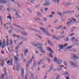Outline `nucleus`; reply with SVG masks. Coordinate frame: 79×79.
<instances>
[{
    "label": "nucleus",
    "instance_id": "nucleus-22",
    "mask_svg": "<svg viewBox=\"0 0 79 79\" xmlns=\"http://www.w3.org/2000/svg\"><path fill=\"white\" fill-rule=\"evenodd\" d=\"M13 30L17 32H19V30L16 28H13Z\"/></svg>",
    "mask_w": 79,
    "mask_h": 79
},
{
    "label": "nucleus",
    "instance_id": "nucleus-4",
    "mask_svg": "<svg viewBox=\"0 0 79 79\" xmlns=\"http://www.w3.org/2000/svg\"><path fill=\"white\" fill-rule=\"evenodd\" d=\"M62 4L66 6H68L69 5H74V3L69 2H64L62 3Z\"/></svg>",
    "mask_w": 79,
    "mask_h": 79
},
{
    "label": "nucleus",
    "instance_id": "nucleus-26",
    "mask_svg": "<svg viewBox=\"0 0 79 79\" xmlns=\"http://www.w3.org/2000/svg\"><path fill=\"white\" fill-rule=\"evenodd\" d=\"M48 44H49L50 45H53V44H52V43L51 42L50 40H48Z\"/></svg>",
    "mask_w": 79,
    "mask_h": 79
},
{
    "label": "nucleus",
    "instance_id": "nucleus-28",
    "mask_svg": "<svg viewBox=\"0 0 79 79\" xmlns=\"http://www.w3.org/2000/svg\"><path fill=\"white\" fill-rule=\"evenodd\" d=\"M43 47H42L41 46H39L38 47V49H39V50H40V51H41L42 49H43Z\"/></svg>",
    "mask_w": 79,
    "mask_h": 79
},
{
    "label": "nucleus",
    "instance_id": "nucleus-10",
    "mask_svg": "<svg viewBox=\"0 0 79 79\" xmlns=\"http://www.w3.org/2000/svg\"><path fill=\"white\" fill-rule=\"evenodd\" d=\"M46 48L47 50H49L50 52H51V53H53V51L52 50V49L50 48L47 47H46Z\"/></svg>",
    "mask_w": 79,
    "mask_h": 79
},
{
    "label": "nucleus",
    "instance_id": "nucleus-51",
    "mask_svg": "<svg viewBox=\"0 0 79 79\" xmlns=\"http://www.w3.org/2000/svg\"><path fill=\"white\" fill-rule=\"evenodd\" d=\"M44 60H45V59H43L40 60V63H41L42 61H44Z\"/></svg>",
    "mask_w": 79,
    "mask_h": 79
},
{
    "label": "nucleus",
    "instance_id": "nucleus-50",
    "mask_svg": "<svg viewBox=\"0 0 79 79\" xmlns=\"http://www.w3.org/2000/svg\"><path fill=\"white\" fill-rule=\"evenodd\" d=\"M2 3H4V4H6V3H7V2H6V1L3 0V1L2 2Z\"/></svg>",
    "mask_w": 79,
    "mask_h": 79
},
{
    "label": "nucleus",
    "instance_id": "nucleus-1",
    "mask_svg": "<svg viewBox=\"0 0 79 79\" xmlns=\"http://www.w3.org/2000/svg\"><path fill=\"white\" fill-rule=\"evenodd\" d=\"M40 29L44 31V34H46V35H48V36H50L52 35L49 34V32L48 31V30L46 28H44L42 27H41L40 28Z\"/></svg>",
    "mask_w": 79,
    "mask_h": 79
},
{
    "label": "nucleus",
    "instance_id": "nucleus-56",
    "mask_svg": "<svg viewBox=\"0 0 79 79\" xmlns=\"http://www.w3.org/2000/svg\"><path fill=\"white\" fill-rule=\"evenodd\" d=\"M7 10L8 11H10V7L7 8Z\"/></svg>",
    "mask_w": 79,
    "mask_h": 79
},
{
    "label": "nucleus",
    "instance_id": "nucleus-35",
    "mask_svg": "<svg viewBox=\"0 0 79 79\" xmlns=\"http://www.w3.org/2000/svg\"><path fill=\"white\" fill-rule=\"evenodd\" d=\"M61 37L60 36L56 37V40H60V39H61Z\"/></svg>",
    "mask_w": 79,
    "mask_h": 79
},
{
    "label": "nucleus",
    "instance_id": "nucleus-27",
    "mask_svg": "<svg viewBox=\"0 0 79 79\" xmlns=\"http://www.w3.org/2000/svg\"><path fill=\"white\" fill-rule=\"evenodd\" d=\"M7 19H10V21H12V19H11V16H10V15H9L7 17Z\"/></svg>",
    "mask_w": 79,
    "mask_h": 79
},
{
    "label": "nucleus",
    "instance_id": "nucleus-6",
    "mask_svg": "<svg viewBox=\"0 0 79 79\" xmlns=\"http://www.w3.org/2000/svg\"><path fill=\"white\" fill-rule=\"evenodd\" d=\"M74 17L71 18V20L70 21V23H76V19Z\"/></svg>",
    "mask_w": 79,
    "mask_h": 79
},
{
    "label": "nucleus",
    "instance_id": "nucleus-49",
    "mask_svg": "<svg viewBox=\"0 0 79 79\" xmlns=\"http://www.w3.org/2000/svg\"><path fill=\"white\" fill-rule=\"evenodd\" d=\"M33 46L35 47H37V46H38V43L37 44L35 43V44L34 45H33Z\"/></svg>",
    "mask_w": 79,
    "mask_h": 79
},
{
    "label": "nucleus",
    "instance_id": "nucleus-46",
    "mask_svg": "<svg viewBox=\"0 0 79 79\" xmlns=\"http://www.w3.org/2000/svg\"><path fill=\"white\" fill-rule=\"evenodd\" d=\"M47 5H50V2H46Z\"/></svg>",
    "mask_w": 79,
    "mask_h": 79
},
{
    "label": "nucleus",
    "instance_id": "nucleus-59",
    "mask_svg": "<svg viewBox=\"0 0 79 79\" xmlns=\"http://www.w3.org/2000/svg\"><path fill=\"white\" fill-rule=\"evenodd\" d=\"M34 31H35V32H40V31L39 30H35Z\"/></svg>",
    "mask_w": 79,
    "mask_h": 79
},
{
    "label": "nucleus",
    "instance_id": "nucleus-40",
    "mask_svg": "<svg viewBox=\"0 0 79 79\" xmlns=\"http://www.w3.org/2000/svg\"><path fill=\"white\" fill-rule=\"evenodd\" d=\"M73 42H74L75 43L77 42H78V39H76L75 40L73 41Z\"/></svg>",
    "mask_w": 79,
    "mask_h": 79
},
{
    "label": "nucleus",
    "instance_id": "nucleus-61",
    "mask_svg": "<svg viewBox=\"0 0 79 79\" xmlns=\"http://www.w3.org/2000/svg\"><path fill=\"white\" fill-rule=\"evenodd\" d=\"M14 58L15 59V60H16V61H17V60H18V57H17L15 56Z\"/></svg>",
    "mask_w": 79,
    "mask_h": 79
},
{
    "label": "nucleus",
    "instance_id": "nucleus-7",
    "mask_svg": "<svg viewBox=\"0 0 79 79\" xmlns=\"http://www.w3.org/2000/svg\"><path fill=\"white\" fill-rule=\"evenodd\" d=\"M22 77L23 79L24 78V69H22V71H21Z\"/></svg>",
    "mask_w": 79,
    "mask_h": 79
},
{
    "label": "nucleus",
    "instance_id": "nucleus-62",
    "mask_svg": "<svg viewBox=\"0 0 79 79\" xmlns=\"http://www.w3.org/2000/svg\"><path fill=\"white\" fill-rule=\"evenodd\" d=\"M41 63H40V61L39 62H38V63H37V64H38V65H40Z\"/></svg>",
    "mask_w": 79,
    "mask_h": 79
},
{
    "label": "nucleus",
    "instance_id": "nucleus-15",
    "mask_svg": "<svg viewBox=\"0 0 79 79\" xmlns=\"http://www.w3.org/2000/svg\"><path fill=\"white\" fill-rule=\"evenodd\" d=\"M16 15H17L16 18L18 19V18H21V16L17 13H16Z\"/></svg>",
    "mask_w": 79,
    "mask_h": 79
},
{
    "label": "nucleus",
    "instance_id": "nucleus-64",
    "mask_svg": "<svg viewBox=\"0 0 79 79\" xmlns=\"http://www.w3.org/2000/svg\"><path fill=\"white\" fill-rule=\"evenodd\" d=\"M37 37H38V38H40V39H42V37L40 36L39 35H38Z\"/></svg>",
    "mask_w": 79,
    "mask_h": 79
},
{
    "label": "nucleus",
    "instance_id": "nucleus-53",
    "mask_svg": "<svg viewBox=\"0 0 79 79\" xmlns=\"http://www.w3.org/2000/svg\"><path fill=\"white\" fill-rule=\"evenodd\" d=\"M60 75H59L56 78V79H60Z\"/></svg>",
    "mask_w": 79,
    "mask_h": 79
},
{
    "label": "nucleus",
    "instance_id": "nucleus-33",
    "mask_svg": "<svg viewBox=\"0 0 79 79\" xmlns=\"http://www.w3.org/2000/svg\"><path fill=\"white\" fill-rule=\"evenodd\" d=\"M28 52V49H26L25 50V51L24 52V53L25 54H27Z\"/></svg>",
    "mask_w": 79,
    "mask_h": 79
},
{
    "label": "nucleus",
    "instance_id": "nucleus-11",
    "mask_svg": "<svg viewBox=\"0 0 79 79\" xmlns=\"http://www.w3.org/2000/svg\"><path fill=\"white\" fill-rule=\"evenodd\" d=\"M1 65L2 67H3L4 66V59L1 60Z\"/></svg>",
    "mask_w": 79,
    "mask_h": 79
},
{
    "label": "nucleus",
    "instance_id": "nucleus-32",
    "mask_svg": "<svg viewBox=\"0 0 79 79\" xmlns=\"http://www.w3.org/2000/svg\"><path fill=\"white\" fill-rule=\"evenodd\" d=\"M52 38L53 39L56 40V36L55 35H52Z\"/></svg>",
    "mask_w": 79,
    "mask_h": 79
},
{
    "label": "nucleus",
    "instance_id": "nucleus-41",
    "mask_svg": "<svg viewBox=\"0 0 79 79\" xmlns=\"http://www.w3.org/2000/svg\"><path fill=\"white\" fill-rule=\"evenodd\" d=\"M74 33H73L72 34L69 35L70 37H72V36H74Z\"/></svg>",
    "mask_w": 79,
    "mask_h": 79
},
{
    "label": "nucleus",
    "instance_id": "nucleus-36",
    "mask_svg": "<svg viewBox=\"0 0 79 79\" xmlns=\"http://www.w3.org/2000/svg\"><path fill=\"white\" fill-rule=\"evenodd\" d=\"M10 61L11 65V66H13V58L11 59Z\"/></svg>",
    "mask_w": 79,
    "mask_h": 79
},
{
    "label": "nucleus",
    "instance_id": "nucleus-2",
    "mask_svg": "<svg viewBox=\"0 0 79 79\" xmlns=\"http://www.w3.org/2000/svg\"><path fill=\"white\" fill-rule=\"evenodd\" d=\"M71 56L72 57H71V59H73L75 62H78V61L77 60V59L79 60V58L77 55L74 54H72Z\"/></svg>",
    "mask_w": 79,
    "mask_h": 79
},
{
    "label": "nucleus",
    "instance_id": "nucleus-8",
    "mask_svg": "<svg viewBox=\"0 0 79 79\" xmlns=\"http://www.w3.org/2000/svg\"><path fill=\"white\" fill-rule=\"evenodd\" d=\"M20 32L21 34L23 35H25V36H26L28 35L27 33L25 31H22Z\"/></svg>",
    "mask_w": 79,
    "mask_h": 79
},
{
    "label": "nucleus",
    "instance_id": "nucleus-39",
    "mask_svg": "<svg viewBox=\"0 0 79 79\" xmlns=\"http://www.w3.org/2000/svg\"><path fill=\"white\" fill-rule=\"evenodd\" d=\"M75 39V37H72L70 39V40H71L72 41H73Z\"/></svg>",
    "mask_w": 79,
    "mask_h": 79
},
{
    "label": "nucleus",
    "instance_id": "nucleus-57",
    "mask_svg": "<svg viewBox=\"0 0 79 79\" xmlns=\"http://www.w3.org/2000/svg\"><path fill=\"white\" fill-rule=\"evenodd\" d=\"M3 44V46L2 47V48H3L4 47H5V44Z\"/></svg>",
    "mask_w": 79,
    "mask_h": 79
},
{
    "label": "nucleus",
    "instance_id": "nucleus-43",
    "mask_svg": "<svg viewBox=\"0 0 79 79\" xmlns=\"http://www.w3.org/2000/svg\"><path fill=\"white\" fill-rule=\"evenodd\" d=\"M3 71L4 73H6V69L5 68V67L3 68Z\"/></svg>",
    "mask_w": 79,
    "mask_h": 79
},
{
    "label": "nucleus",
    "instance_id": "nucleus-30",
    "mask_svg": "<svg viewBox=\"0 0 79 79\" xmlns=\"http://www.w3.org/2000/svg\"><path fill=\"white\" fill-rule=\"evenodd\" d=\"M13 10L16 12V13H19V10H17V9H14Z\"/></svg>",
    "mask_w": 79,
    "mask_h": 79
},
{
    "label": "nucleus",
    "instance_id": "nucleus-54",
    "mask_svg": "<svg viewBox=\"0 0 79 79\" xmlns=\"http://www.w3.org/2000/svg\"><path fill=\"white\" fill-rule=\"evenodd\" d=\"M48 9V8L47 7H46L44 9V11H47Z\"/></svg>",
    "mask_w": 79,
    "mask_h": 79
},
{
    "label": "nucleus",
    "instance_id": "nucleus-12",
    "mask_svg": "<svg viewBox=\"0 0 79 79\" xmlns=\"http://www.w3.org/2000/svg\"><path fill=\"white\" fill-rule=\"evenodd\" d=\"M53 65H52L50 66V68L48 71V73L49 72H50L51 71H52V70H53Z\"/></svg>",
    "mask_w": 79,
    "mask_h": 79
},
{
    "label": "nucleus",
    "instance_id": "nucleus-19",
    "mask_svg": "<svg viewBox=\"0 0 79 79\" xmlns=\"http://www.w3.org/2000/svg\"><path fill=\"white\" fill-rule=\"evenodd\" d=\"M40 52L43 53H46V50L43 49L40 51Z\"/></svg>",
    "mask_w": 79,
    "mask_h": 79
},
{
    "label": "nucleus",
    "instance_id": "nucleus-23",
    "mask_svg": "<svg viewBox=\"0 0 79 79\" xmlns=\"http://www.w3.org/2000/svg\"><path fill=\"white\" fill-rule=\"evenodd\" d=\"M49 56L50 58H53V55H52V53H50L49 54Z\"/></svg>",
    "mask_w": 79,
    "mask_h": 79
},
{
    "label": "nucleus",
    "instance_id": "nucleus-52",
    "mask_svg": "<svg viewBox=\"0 0 79 79\" xmlns=\"http://www.w3.org/2000/svg\"><path fill=\"white\" fill-rule=\"evenodd\" d=\"M31 76L33 79H34V75H33V73H31Z\"/></svg>",
    "mask_w": 79,
    "mask_h": 79
},
{
    "label": "nucleus",
    "instance_id": "nucleus-37",
    "mask_svg": "<svg viewBox=\"0 0 79 79\" xmlns=\"http://www.w3.org/2000/svg\"><path fill=\"white\" fill-rule=\"evenodd\" d=\"M38 45H39L40 46H42V45H44V44L42 43H38Z\"/></svg>",
    "mask_w": 79,
    "mask_h": 79
},
{
    "label": "nucleus",
    "instance_id": "nucleus-25",
    "mask_svg": "<svg viewBox=\"0 0 79 79\" xmlns=\"http://www.w3.org/2000/svg\"><path fill=\"white\" fill-rule=\"evenodd\" d=\"M57 14L58 15H59V16H61L62 17V16L61 15H62V14H61V13L60 12V13L59 11H58L57 12Z\"/></svg>",
    "mask_w": 79,
    "mask_h": 79
},
{
    "label": "nucleus",
    "instance_id": "nucleus-60",
    "mask_svg": "<svg viewBox=\"0 0 79 79\" xmlns=\"http://www.w3.org/2000/svg\"><path fill=\"white\" fill-rule=\"evenodd\" d=\"M16 70L17 71H19V67H18L17 66L16 67Z\"/></svg>",
    "mask_w": 79,
    "mask_h": 79
},
{
    "label": "nucleus",
    "instance_id": "nucleus-31",
    "mask_svg": "<svg viewBox=\"0 0 79 79\" xmlns=\"http://www.w3.org/2000/svg\"><path fill=\"white\" fill-rule=\"evenodd\" d=\"M10 1L11 2H12L13 3H15V4H17V3H16V2L15 0H10Z\"/></svg>",
    "mask_w": 79,
    "mask_h": 79
},
{
    "label": "nucleus",
    "instance_id": "nucleus-42",
    "mask_svg": "<svg viewBox=\"0 0 79 79\" xmlns=\"http://www.w3.org/2000/svg\"><path fill=\"white\" fill-rule=\"evenodd\" d=\"M64 75H66V74H68V76H69V74L68 73V72H66L63 73Z\"/></svg>",
    "mask_w": 79,
    "mask_h": 79
},
{
    "label": "nucleus",
    "instance_id": "nucleus-55",
    "mask_svg": "<svg viewBox=\"0 0 79 79\" xmlns=\"http://www.w3.org/2000/svg\"><path fill=\"white\" fill-rule=\"evenodd\" d=\"M32 59H31L29 61H28V62H29V63H32Z\"/></svg>",
    "mask_w": 79,
    "mask_h": 79
},
{
    "label": "nucleus",
    "instance_id": "nucleus-47",
    "mask_svg": "<svg viewBox=\"0 0 79 79\" xmlns=\"http://www.w3.org/2000/svg\"><path fill=\"white\" fill-rule=\"evenodd\" d=\"M51 15H55V12H51Z\"/></svg>",
    "mask_w": 79,
    "mask_h": 79
},
{
    "label": "nucleus",
    "instance_id": "nucleus-24",
    "mask_svg": "<svg viewBox=\"0 0 79 79\" xmlns=\"http://www.w3.org/2000/svg\"><path fill=\"white\" fill-rule=\"evenodd\" d=\"M36 14L37 15H38V16H42V15L39 12H36Z\"/></svg>",
    "mask_w": 79,
    "mask_h": 79
},
{
    "label": "nucleus",
    "instance_id": "nucleus-45",
    "mask_svg": "<svg viewBox=\"0 0 79 79\" xmlns=\"http://www.w3.org/2000/svg\"><path fill=\"white\" fill-rule=\"evenodd\" d=\"M64 64L65 66H68V64H67V63L66 62H65L64 63Z\"/></svg>",
    "mask_w": 79,
    "mask_h": 79
},
{
    "label": "nucleus",
    "instance_id": "nucleus-38",
    "mask_svg": "<svg viewBox=\"0 0 79 79\" xmlns=\"http://www.w3.org/2000/svg\"><path fill=\"white\" fill-rule=\"evenodd\" d=\"M43 20L44 21H47V18L46 17H45L43 18Z\"/></svg>",
    "mask_w": 79,
    "mask_h": 79
},
{
    "label": "nucleus",
    "instance_id": "nucleus-58",
    "mask_svg": "<svg viewBox=\"0 0 79 79\" xmlns=\"http://www.w3.org/2000/svg\"><path fill=\"white\" fill-rule=\"evenodd\" d=\"M25 79H28V77H27V74L25 75Z\"/></svg>",
    "mask_w": 79,
    "mask_h": 79
},
{
    "label": "nucleus",
    "instance_id": "nucleus-44",
    "mask_svg": "<svg viewBox=\"0 0 79 79\" xmlns=\"http://www.w3.org/2000/svg\"><path fill=\"white\" fill-rule=\"evenodd\" d=\"M27 10L28 11H29L30 13H32V10H31L30 9L28 8Z\"/></svg>",
    "mask_w": 79,
    "mask_h": 79
},
{
    "label": "nucleus",
    "instance_id": "nucleus-3",
    "mask_svg": "<svg viewBox=\"0 0 79 79\" xmlns=\"http://www.w3.org/2000/svg\"><path fill=\"white\" fill-rule=\"evenodd\" d=\"M54 61L57 64H61L62 63V60L60 59H57V58L56 57H54Z\"/></svg>",
    "mask_w": 79,
    "mask_h": 79
},
{
    "label": "nucleus",
    "instance_id": "nucleus-29",
    "mask_svg": "<svg viewBox=\"0 0 79 79\" xmlns=\"http://www.w3.org/2000/svg\"><path fill=\"white\" fill-rule=\"evenodd\" d=\"M10 45H11V47H13V42H12V40H10Z\"/></svg>",
    "mask_w": 79,
    "mask_h": 79
},
{
    "label": "nucleus",
    "instance_id": "nucleus-5",
    "mask_svg": "<svg viewBox=\"0 0 79 79\" xmlns=\"http://www.w3.org/2000/svg\"><path fill=\"white\" fill-rule=\"evenodd\" d=\"M71 66L73 68H78V65L77 64L73 62L70 64Z\"/></svg>",
    "mask_w": 79,
    "mask_h": 79
},
{
    "label": "nucleus",
    "instance_id": "nucleus-13",
    "mask_svg": "<svg viewBox=\"0 0 79 79\" xmlns=\"http://www.w3.org/2000/svg\"><path fill=\"white\" fill-rule=\"evenodd\" d=\"M34 19H35V21H42V20L41 19L37 17L34 18Z\"/></svg>",
    "mask_w": 79,
    "mask_h": 79
},
{
    "label": "nucleus",
    "instance_id": "nucleus-17",
    "mask_svg": "<svg viewBox=\"0 0 79 79\" xmlns=\"http://www.w3.org/2000/svg\"><path fill=\"white\" fill-rule=\"evenodd\" d=\"M73 45H71L69 46V47H68L65 48L66 50H68V49H69L70 48H73Z\"/></svg>",
    "mask_w": 79,
    "mask_h": 79
},
{
    "label": "nucleus",
    "instance_id": "nucleus-9",
    "mask_svg": "<svg viewBox=\"0 0 79 79\" xmlns=\"http://www.w3.org/2000/svg\"><path fill=\"white\" fill-rule=\"evenodd\" d=\"M64 46L62 45L58 44V47L60 49H62L63 50L64 48Z\"/></svg>",
    "mask_w": 79,
    "mask_h": 79
},
{
    "label": "nucleus",
    "instance_id": "nucleus-21",
    "mask_svg": "<svg viewBox=\"0 0 79 79\" xmlns=\"http://www.w3.org/2000/svg\"><path fill=\"white\" fill-rule=\"evenodd\" d=\"M29 62H28V63L26 65V69H28V68L29 67Z\"/></svg>",
    "mask_w": 79,
    "mask_h": 79
},
{
    "label": "nucleus",
    "instance_id": "nucleus-63",
    "mask_svg": "<svg viewBox=\"0 0 79 79\" xmlns=\"http://www.w3.org/2000/svg\"><path fill=\"white\" fill-rule=\"evenodd\" d=\"M16 35H15V34H13L12 35V37H16Z\"/></svg>",
    "mask_w": 79,
    "mask_h": 79
},
{
    "label": "nucleus",
    "instance_id": "nucleus-34",
    "mask_svg": "<svg viewBox=\"0 0 79 79\" xmlns=\"http://www.w3.org/2000/svg\"><path fill=\"white\" fill-rule=\"evenodd\" d=\"M46 60H48V61L49 62V63H50V61H51V60H50L48 58L46 57Z\"/></svg>",
    "mask_w": 79,
    "mask_h": 79
},
{
    "label": "nucleus",
    "instance_id": "nucleus-20",
    "mask_svg": "<svg viewBox=\"0 0 79 79\" xmlns=\"http://www.w3.org/2000/svg\"><path fill=\"white\" fill-rule=\"evenodd\" d=\"M14 25L16 27H19V28H21V27L19 25H18L15 23L14 24Z\"/></svg>",
    "mask_w": 79,
    "mask_h": 79
},
{
    "label": "nucleus",
    "instance_id": "nucleus-48",
    "mask_svg": "<svg viewBox=\"0 0 79 79\" xmlns=\"http://www.w3.org/2000/svg\"><path fill=\"white\" fill-rule=\"evenodd\" d=\"M73 45H75L76 46H77V45H78V44H77V43H73Z\"/></svg>",
    "mask_w": 79,
    "mask_h": 79
},
{
    "label": "nucleus",
    "instance_id": "nucleus-14",
    "mask_svg": "<svg viewBox=\"0 0 79 79\" xmlns=\"http://www.w3.org/2000/svg\"><path fill=\"white\" fill-rule=\"evenodd\" d=\"M61 69H62V67H61V66L59 65L57 66V71H60Z\"/></svg>",
    "mask_w": 79,
    "mask_h": 79
},
{
    "label": "nucleus",
    "instance_id": "nucleus-16",
    "mask_svg": "<svg viewBox=\"0 0 79 79\" xmlns=\"http://www.w3.org/2000/svg\"><path fill=\"white\" fill-rule=\"evenodd\" d=\"M20 39H21V40H23V41H27V39L24 38L22 37H20Z\"/></svg>",
    "mask_w": 79,
    "mask_h": 79
},
{
    "label": "nucleus",
    "instance_id": "nucleus-18",
    "mask_svg": "<svg viewBox=\"0 0 79 79\" xmlns=\"http://www.w3.org/2000/svg\"><path fill=\"white\" fill-rule=\"evenodd\" d=\"M62 27V25H60V26H59L57 27H55V29L56 30H58V29H61Z\"/></svg>",
    "mask_w": 79,
    "mask_h": 79
}]
</instances>
